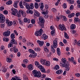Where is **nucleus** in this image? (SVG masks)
Wrapping results in <instances>:
<instances>
[{
  "instance_id": "bb28decb",
  "label": "nucleus",
  "mask_w": 80,
  "mask_h": 80,
  "mask_svg": "<svg viewBox=\"0 0 80 80\" xmlns=\"http://www.w3.org/2000/svg\"><path fill=\"white\" fill-rule=\"evenodd\" d=\"M42 14L43 15H47L48 13V10H46L44 11H43L42 12Z\"/></svg>"
},
{
  "instance_id": "473e14b6",
  "label": "nucleus",
  "mask_w": 80,
  "mask_h": 80,
  "mask_svg": "<svg viewBox=\"0 0 80 80\" xmlns=\"http://www.w3.org/2000/svg\"><path fill=\"white\" fill-rule=\"evenodd\" d=\"M23 62L24 63H25V64H27V63H28V61L27 59H25L23 60Z\"/></svg>"
},
{
  "instance_id": "39448f33",
  "label": "nucleus",
  "mask_w": 80,
  "mask_h": 80,
  "mask_svg": "<svg viewBox=\"0 0 80 80\" xmlns=\"http://www.w3.org/2000/svg\"><path fill=\"white\" fill-rule=\"evenodd\" d=\"M69 62H68L67 63H65V64H64L63 62L60 63V66L62 67H65L66 68H68L70 66V64H69Z\"/></svg>"
},
{
  "instance_id": "09e8293b",
  "label": "nucleus",
  "mask_w": 80,
  "mask_h": 80,
  "mask_svg": "<svg viewBox=\"0 0 80 80\" xmlns=\"http://www.w3.org/2000/svg\"><path fill=\"white\" fill-rule=\"evenodd\" d=\"M73 8H74V7H73V5H71L70 8V10H72Z\"/></svg>"
},
{
  "instance_id": "e433bc0d",
  "label": "nucleus",
  "mask_w": 80,
  "mask_h": 80,
  "mask_svg": "<svg viewBox=\"0 0 80 80\" xmlns=\"http://www.w3.org/2000/svg\"><path fill=\"white\" fill-rule=\"evenodd\" d=\"M8 26L10 27V26H12V25L13 24V22L12 21H9V22L8 23Z\"/></svg>"
},
{
  "instance_id": "7c9ffc66",
  "label": "nucleus",
  "mask_w": 80,
  "mask_h": 80,
  "mask_svg": "<svg viewBox=\"0 0 80 80\" xmlns=\"http://www.w3.org/2000/svg\"><path fill=\"white\" fill-rule=\"evenodd\" d=\"M44 50L45 52H49V49L47 48L46 47H44Z\"/></svg>"
},
{
  "instance_id": "774afa93",
  "label": "nucleus",
  "mask_w": 80,
  "mask_h": 80,
  "mask_svg": "<svg viewBox=\"0 0 80 80\" xmlns=\"http://www.w3.org/2000/svg\"><path fill=\"white\" fill-rule=\"evenodd\" d=\"M46 77V75L45 74H43L41 77L42 78H44Z\"/></svg>"
},
{
  "instance_id": "0e129e2a",
  "label": "nucleus",
  "mask_w": 80,
  "mask_h": 80,
  "mask_svg": "<svg viewBox=\"0 0 80 80\" xmlns=\"http://www.w3.org/2000/svg\"><path fill=\"white\" fill-rule=\"evenodd\" d=\"M19 20V23H20V24H21V25H23V22L22 21L20 20V19H18Z\"/></svg>"
},
{
  "instance_id": "6e6d98bb",
  "label": "nucleus",
  "mask_w": 80,
  "mask_h": 80,
  "mask_svg": "<svg viewBox=\"0 0 80 80\" xmlns=\"http://www.w3.org/2000/svg\"><path fill=\"white\" fill-rule=\"evenodd\" d=\"M3 12L4 14L5 15H7V14H8V11L7 10L4 11H3Z\"/></svg>"
},
{
  "instance_id": "393cba45",
  "label": "nucleus",
  "mask_w": 80,
  "mask_h": 80,
  "mask_svg": "<svg viewBox=\"0 0 80 80\" xmlns=\"http://www.w3.org/2000/svg\"><path fill=\"white\" fill-rule=\"evenodd\" d=\"M63 72V71L62 70H59L56 71V73L57 74H61Z\"/></svg>"
},
{
  "instance_id": "6e6552de",
  "label": "nucleus",
  "mask_w": 80,
  "mask_h": 80,
  "mask_svg": "<svg viewBox=\"0 0 80 80\" xmlns=\"http://www.w3.org/2000/svg\"><path fill=\"white\" fill-rule=\"evenodd\" d=\"M58 28L59 29L61 30V31H63L64 30L65 31L66 30V28L65 27L64 24H59L58 26Z\"/></svg>"
},
{
  "instance_id": "72a5a7b5",
  "label": "nucleus",
  "mask_w": 80,
  "mask_h": 80,
  "mask_svg": "<svg viewBox=\"0 0 80 80\" xmlns=\"http://www.w3.org/2000/svg\"><path fill=\"white\" fill-rule=\"evenodd\" d=\"M67 2H70L71 4H73L74 3V1L73 0H67Z\"/></svg>"
},
{
  "instance_id": "aec40b11",
  "label": "nucleus",
  "mask_w": 80,
  "mask_h": 80,
  "mask_svg": "<svg viewBox=\"0 0 80 80\" xmlns=\"http://www.w3.org/2000/svg\"><path fill=\"white\" fill-rule=\"evenodd\" d=\"M60 17H61V18H62V20H63V21H67V20L65 16L61 15Z\"/></svg>"
},
{
  "instance_id": "c9c22d12",
  "label": "nucleus",
  "mask_w": 80,
  "mask_h": 80,
  "mask_svg": "<svg viewBox=\"0 0 80 80\" xmlns=\"http://www.w3.org/2000/svg\"><path fill=\"white\" fill-rule=\"evenodd\" d=\"M16 16L17 17H18V18H20V17H21V15L20 14V13L18 12V13H16Z\"/></svg>"
},
{
  "instance_id": "a18cd8bd",
  "label": "nucleus",
  "mask_w": 80,
  "mask_h": 80,
  "mask_svg": "<svg viewBox=\"0 0 80 80\" xmlns=\"http://www.w3.org/2000/svg\"><path fill=\"white\" fill-rule=\"evenodd\" d=\"M7 61L8 62V63H10L12 61V60L11 59L8 58L7 59Z\"/></svg>"
},
{
  "instance_id": "f3484780",
  "label": "nucleus",
  "mask_w": 80,
  "mask_h": 80,
  "mask_svg": "<svg viewBox=\"0 0 80 80\" xmlns=\"http://www.w3.org/2000/svg\"><path fill=\"white\" fill-rule=\"evenodd\" d=\"M23 21L25 23H26V22H27V23H30V19H27V18H24L23 19Z\"/></svg>"
},
{
  "instance_id": "0eeeda50",
  "label": "nucleus",
  "mask_w": 80,
  "mask_h": 80,
  "mask_svg": "<svg viewBox=\"0 0 80 80\" xmlns=\"http://www.w3.org/2000/svg\"><path fill=\"white\" fill-rule=\"evenodd\" d=\"M43 30L42 29H40L39 31H36L35 32V35L36 36H41L42 35Z\"/></svg>"
},
{
  "instance_id": "2eb2a0df",
  "label": "nucleus",
  "mask_w": 80,
  "mask_h": 80,
  "mask_svg": "<svg viewBox=\"0 0 80 80\" xmlns=\"http://www.w3.org/2000/svg\"><path fill=\"white\" fill-rule=\"evenodd\" d=\"M34 13V15L36 16V17H40V14L39 13V12L37 11H35Z\"/></svg>"
},
{
  "instance_id": "9b49d317",
  "label": "nucleus",
  "mask_w": 80,
  "mask_h": 80,
  "mask_svg": "<svg viewBox=\"0 0 80 80\" xmlns=\"http://www.w3.org/2000/svg\"><path fill=\"white\" fill-rule=\"evenodd\" d=\"M68 60L69 62H72L73 64H74V65L76 64V61H74V58H73V57H72L71 58H68Z\"/></svg>"
},
{
  "instance_id": "4be33fe9",
  "label": "nucleus",
  "mask_w": 80,
  "mask_h": 80,
  "mask_svg": "<svg viewBox=\"0 0 80 80\" xmlns=\"http://www.w3.org/2000/svg\"><path fill=\"white\" fill-rule=\"evenodd\" d=\"M62 62V63H63L64 64H65L66 63L68 62H67V60H66V59L65 58H63L61 60Z\"/></svg>"
},
{
  "instance_id": "4d7b16f0",
  "label": "nucleus",
  "mask_w": 80,
  "mask_h": 80,
  "mask_svg": "<svg viewBox=\"0 0 80 80\" xmlns=\"http://www.w3.org/2000/svg\"><path fill=\"white\" fill-rule=\"evenodd\" d=\"M16 48V47L15 46L14 47L11 48L10 49V51H11V52H12V51H14V49H15V48Z\"/></svg>"
},
{
  "instance_id": "de8ad7c7",
  "label": "nucleus",
  "mask_w": 80,
  "mask_h": 80,
  "mask_svg": "<svg viewBox=\"0 0 80 80\" xmlns=\"http://www.w3.org/2000/svg\"><path fill=\"white\" fill-rule=\"evenodd\" d=\"M38 68H39V69H41L43 67V66H42V65H40L39 64L38 66Z\"/></svg>"
},
{
  "instance_id": "338daca9",
  "label": "nucleus",
  "mask_w": 80,
  "mask_h": 80,
  "mask_svg": "<svg viewBox=\"0 0 80 80\" xmlns=\"http://www.w3.org/2000/svg\"><path fill=\"white\" fill-rule=\"evenodd\" d=\"M75 75L77 77H79L80 76V74L79 73H76Z\"/></svg>"
},
{
  "instance_id": "20e7f679",
  "label": "nucleus",
  "mask_w": 80,
  "mask_h": 80,
  "mask_svg": "<svg viewBox=\"0 0 80 80\" xmlns=\"http://www.w3.org/2000/svg\"><path fill=\"white\" fill-rule=\"evenodd\" d=\"M29 52H30L31 53H32V54L30 55L29 57H31V58H35L36 57L37 54L36 53H35V51H33L32 49H29L28 50Z\"/></svg>"
},
{
  "instance_id": "412c9836",
  "label": "nucleus",
  "mask_w": 80,
  "mask_h": 80,
  "mask_svg": "<svg viewBox=\"0 0 80 80\" xmlns=\"http://www.w3.org/2000/svg\"><path fill=\"white\" fill-rule=\"evenodd\" d=\"M41 76H42V73H41L40 71H38V74H37V76L36 77H38V78H39L40 77H41Z\"/></svg>"
},
{
  "instance_id": "8fccbe9b",
  "label": "nucleus",
  "mask_w": 80,
  "mask_h": 80,
  "mask_svg": "<svg viewBox=\"0 0 80 80\" xmlns=\"http://www.w3.org/2000/svg\"><path fill=\"white\" fill-rule=\"evenodd\" d=\"M44 23H41L39 25L40 27H41V28H43L44 27Z\"/></svg>"
},
{
  "instance_id": "f257e3e1",
  "label": "nucleus",
  "mask_w": 80,
  "mask_h": 80,
  "mask_svg": "<svg viewBox=\"0 0 80 80\" xmlns=\"http://www.w3.org/2000/svg\"><path fill=\"white\" fill-rule=\"evenodd\" d=\"M23 4L24 6H25L27 10H30V9L32 10V9H33L34 5L33 3H31L29 5L28 3L25 1H23Z\"/></svg>"
},
{
  "instance_id": "7ed1b4c3",
  "label": "nucleus",
  "mask_w": 80,
  "mask_h": 80,
  "mask_svg": "<svg viewBox=\"0 0 80 80\" xmlns=\"http://www.w3.org/2000/svg\"><path fill=\"white\" fill-rule=\"evenodd\" d=\"M40 62L42 65H46L48 67H49L50 65V62L49 61H47L44 59L40 60Z\"/></svg>"
},
{
  "instance_id": "423d86ee",
  "label": "nucleus",
  "mask_w": 80,
  "mask_h": 80,
  "mask_svg": "<svg viewBox=\"0 0 80 80\" xmlns=\"http://www.w3.org/2000/svg\"><path fill=\"white\" fill-rule=\"evenodd\" d=\"M5 21V18L2 14H0V23H3Z\"/></svg>"
},
{
  "instance_id": "69168bd1",
  "label": "nucleus",
  "mask_w": 80,
  "mask_h": 80,
  "mask_svg": "<svg viewBox=\"0 0 80 80\" xmlns=\"http://www.w3.org/2000/svg\"><path fill=\"white\" fill-rule=\"evenodd\" d=\"M80 13L79 12H77L76 14V17H78V16H80Z\"/></svg>"
},
{
  "instance_id": "5fc2aeb1",
  "label": "nucleus",
  "mask_w": 80,
  "mask_h": 80,
  "mask_svg": "<svg viewBox=\"0 0 80 80\" xmlns=\"http://www.w3.org/2000/svg\"><path fill=\"white\" fill-rule=\"evenodd\" d=\"M66 13L67 14H70V13H71V12H70V11L69 10H67L66 12Z\"/></svg>"
},
{
  "instance_id": "f8f14e48",
  "label": "nucleus",
  "mask_w": 80,
  "mask_h": 80,
  "mask_svg": "<svg viewBox=\"0 0 80 80\" xmlns=\"http://www.w3.org/2000/svg\"><path fill=\"white\" fill-rule=\"evenodd\" d=\"M39 20L40 22H41L42 23H45V20L42 17L39 18Z\"/></svg>"
},
{
  "instance_id": "dca6fc26",
  "label": "nucleus",
  "mask_w": 80,
  "mask_h": 80,
  "mask_svg": "<svg viewBox=\"0 0 80 80\" xmlns=\"http://www.w3.org/2000/svg\"><path fill=\"white\" fill-rule=\"evenodd\" d=\"M10 42L14 45H17V41H15L14 39H12L11 40Z\"/></svg>"
},
{
  "instance_id": "a211bd4d",
  "label": "nucleus",
  "mask_w": 80,
  "mask_h": 80,
  "mask_svg": "<svg viewBox=\"0 0 80 80\" xmlns=\"http://www.w3.org/2000/svg\"><path fill=\"white\" fill-rule=\"evenodd\" d=\"M19 6L20 8H24V7L23 6V2L22 1L19 2Z\"/></svg>"
},
{
  "instance_id": "4468645a",
  "label": "nucleus",
  "mask_w": 80,
  "mask_h": 80,
  "mask_svg": "<svg viewBox=\"0 0 80 80\" xmlns=\"http://www.w3.org/2000/svg\"><path fill=\"white\" fill-rule=\"evenodd\" d=\"M32 73L34 75L35 77H37V74L38 73V71L36 70H34L32 71Z\"/></svg>"
},
{
  "instance_id": "3c124183",
  "label": "nucleus",
  "mask_w": 80,
  "mask_h": 80,
  "mask_svg": "<svg viewBox=\"0 0 80 80\" xmlns=\"http://www.w3.org/2000/svg\"><path fill=\"white\" fill-rule=\"evenodd\" d=\"M33 24H30L28 26V28H32V27H33Z\"/></svg>"
},
{
  "instance_id": "49530a36",
  "label": "nucleus",
  "mask_w": 80,
  "mask_h": 80,
  "mask_svg": "<svg viewBox=\"0 0 80 80\" xmlns=\"http://www.w3.org/2000/svg\"><path fill=\"white\" fill-rule=\"evenodd\" d=\"M39 44L40 46H42V45H43V44H44V42L43 41H41L40 42V43H39Z\"/></svg>"
},
{
  "instance_id": "6ab92c4d",
  "label": "nucleus",
  "mask_w": 80,
  "mask_h": 80,
  "mask_svg": "<svg viewBox=\"0 0 80 80\" xmlns=\"http://www.w3.org/2000/svg\"><path fill=\"white\" fill-rule=\"evenodd\" d=\"M57 53L59 56L61 55V52H60V48H58L57 49Z\"/></svg>"
},
{
  "instance_id": "e2e57ef3",
  "label": "nucleus",
  "mask_w": 80,
  "mask_h": 80,
  "mask_svg": "<svg viewBox=\"0 0 80 80\" xmlns=\"http://www.w3.org/2000/svg\"><path fill=\"white\" fill-rule=\"evenodd\" d=\"M9 22H10V20H9L7 18L6 19V23H7V24H8Z\"/></svg>"
},
{
  "instance_id": "1a4fd4ad",
  "label": "nucleus",
  "mask_w": 80,
  "mask_h": 80,
  "mask_svg": "<svg viewBox=\"0 0 80 80\" xmlns=\"http://www.w3.org/2000/svg\"><path fill=\"white\" fill-rule=\"evenodd\" d=\"M3 35L4 37H8L10 35V31L8 30L7 31L4 32Z\"/></svg>"
},
{
  "instance_id": "f03ea898",
  "label": "nucleus",
  "mask_w": 80,
  "mask_h": 80,
  "mask_svg": "<svg viewBox=\"0 0 80 80\" xmlns=\"http://www.w3.org/2000/svg\"><path fill=\"white\" fill-rule=\"evenodd\" d=\"M58 42H57V38H56L53 41V43L52 44V46L51 45V51L53 52V53H55V50L53 48H57L58 47Z\"/></svg>"
},
{
  "instance_id": "4c0bfd02",
  "label": "nucleus",
  "mask_w": 80,
  "mask_h": 80,
  "mask_svg": "<svg viewBox=\"0 0 80 80\" xmlns=\"http://www.w3.org/2000/svg\"><path fill=\"white\" fill-rule=\"evenodd\" d=\"M59 68L60 67H59V66L58 65H56L55 67H54V69L57 70L58 69H59Z\"/></svg>"
},
{
  "instance_id": "ddd939ff",
  "label": "nucleus",
  "mask_w": 80,
  "mask_h": 80,
  "mask_svg": "<svg viewBox=\"0 0 80 80\" xmlns=\"http://www.w3.org/2000/svg\"><path fill=\"white\" fill-rule=\"evenodd\" d=\"M28 70H32L33 69V65L32 64H30L28 67Z\"/></svg>"
},
{
  "instance_id": "79ce46f5",
  "label": "nucleus",
  "mask_w": 80,
  "mask_h": 80,
  "mask_svg": "<svg viewBox=\"0 0 80 80\" xmlns=\"http://www.w3.org/2000/svg\"><path fill=\"white\" fill-rule=\"evenodd\" d=\"M64 37L65 38H67V39H68V34L67 33H65L64 34Z\"/></svg>"
},
{
  "instance_id": "ea45409f",
  "label": "nucleus",
  "mask_w": 80,
  "mask_h": 80,
  "mask_svg": "<svg viewBox=\"0 0 80 80\" xmlns=\"http://www.w3.org/2000/svg\"><path fill=\"white\" fill-rule=\"evenodd\" d=\"M2 72H7V69L4 67L2 68Z\"/></svg>"
},
{
  "instance_id": "a19ab883",
  "label": "nucleus",
  "mask_w": 80,
  "mask_h": 80,
  "mask_svg": "<svg viewBox=\"0 0 80 80\" xmlns=\"http://www.w3.org/2000/svg\"><path fill=\"white\" fill-rule=\"evenodd\" d=\"M12 3V1H8L6 2V4L7 5H11Z\"/></svg>"
},
{
  "instance_id": "b1692460",
  "label": "nucleus",
  "mask_w": 80,
  "mask_h": 80,
  "mask_svg": "<svg viewBox=\"0 0 80 80\" xmlns=\"http://www.w3.org/2000/svg\"><path fill=\"white\" fill-rule=\"evenodd\" d=\"M41 6H40V8L41 10H43V8H44V6L43 2H42L41 4Z\"/></svg>"
},
{
  "instance_id": "bf43d9fd",
  "label": "nucleus",
  "mask_w": 80,
  "mask_h": 80,
  "mask_svg": "<svg viewBox=\"0 0 80 80\" xmlns=\"http://www.w3.org/2000/svg\"><path fill=\"white\" fill-rule=\"evenodd\" d=\"M55 30L52 31L51 32V35H53V34L55 33Z\"/></svg>"
},
{
  "instance_id": "864d4df0",
  "label": "nucleus",
  "mask_w": 80,
  "mask_h": 80,
  "mask_svg": "<svg viewBox=\"0 0 80 80\" xmlns=\"http://www.w3.org/2000/svg\"><path fill=\"white\" fill-rule=\"evenodd\" d=\"M63 7L64 8H66L67 7V4L65 3H64L63 5Z\"/></svg>"
},
{
  "instance_id": "13d9d810",
  "label": "nucleus",
  "mask_w": 80,
  "mask_h": 80,
  "mask_svg": "<svg viewBox=\"0 0 80 80\" xmlns=\"http://www.w3.org/2000/svg\"><path fill=\"white\" fill-rule=\"evenodd\" d=\"M31 23H33V24H34V23H35V19H32Z\"/></svg>"
},
{
  "instance_id": "5701e85b",
  "label": "nucleus",
  "mask_w": 80,
  "mask_h": 80,
  "mask_svg": "<svg viewBox=\"0 0 80 80\" xmlns=\"http://www.w3.org/2000/svg\"><path fill=\"white\" fill-rule=\"evenodd\" d=\"M76 27V26L75 24H72L71 26V28L72 30H73L74 29H75Z\"/></svg>"
},
{
  "instance_id": "c03bdc74",
  "label": "nucleus",
  "mask_w": 80,
  "mask_h": 80,
  "mask_svg": "<svg viewBox=\"0 0 80 80\" xmlns=\"http://www.w3.org/2000/svg\"><path fill=\"white\" fill-rule=\"evenodd\" d=\"M75 21L77 22H78L80 21V19L78 18H76L75 19Z\"/></svg>"
},
{
  "instance_id": "f704fd0d",
  "label": "nucleus",
  "mask_w": 80,
  "mask_h": 80,
  "mask_svg": "<svg viewBox=\"0 0 80 80\" xmlns=\"http://www.w3.org/2000/svg\"><path fill=\"white\" fill-rule=\"evenodd\" d=\"M35 51L36 52H39V51H40V48H37L34 49Z\"/></svg>"
},
{
  "instance_id": "c756f323",
  "label": "nucleus",
  "mask_w": 80,
  "mask_h": 80,
  "mask_svg": "<svg viewBox=\"0 0 80 80\" xmlns=\"http://www.w3.org/2000/svg\"><path fill=\"white\" fill-rule=\"evenodd\" d=\"M15 36L14 33H12L11 35V38L12 39H13L15 38Z\"/></svg>"
},
{
  "instance_id": "c85d7f7f",
  "label": "nucleus",
  "mask_w": 80,
  "mask_h": 80,
  "mask_svg": "<svg viewBox=\"0 0 80 80\" xmlns=\"http://www.w3.org/2000/svg\"><path fill=\"white\" fill-rule=\"evenodd\" d=\"M3 41L7 42H8V41H9V39H8V38H7L4 37L3 38Z\"/></svg>"
},
{
  "instance_id": "58836bf2",
  "label": "nucleus",
  "mask_w": 80,
  "mask_h": 80,
  "mask_svg": "<svg viewBox=\"0 0 80 80\" xmlns=\"http://www.w3.org/2000/svg\"><path fill=\"white\" fill-rule=\"evenodd\" d=\"M8 47L9 48L13 47V44L11 42L9 43L8 44Z\"/></svg>"
},
{
  "instance_id": "9d476101",
  "label": "nucleus",
  "mask_w": 80,
  "mask_h": 80,
  "mask_svg": "<svg viewBox=\"0 0 80 80\" xmlns=\"http://www.w3.org/2000/svg\"><path fill=\"white\" fill-rule=\"evenodd\" d=\"M12 13V15H16V13L18 12V10L17 9H15V8H12L11 9Z\"/></svg>"
},
{
  "instance_id": "680f3d73",
  "label": "nucleus",
  "mask_w": 80,
  "mask_h": 80,
  "mask_svg": "<svg viewBox=\"0 0 80 80\" xmlns=\"http://www.w3.org/2000/svg\"><path fill=\"white\" fill-rule=\"evenodd\" d=\"M18 4H17L14 3L13 4V6L15 8H17L18 7Z\"/></svg>"
},
{
  "instance_id": "cd10ccee",
  "label": "nucleus",
  "mask_w": 80,
  "mask_h": 80,
  "mask_svg": "<svg viewBox=\"0 0 80 80\" xmlns=\"http://www.w3.org/2000/svg\"><path fill=\"white\" fill-rule=\"evenodd\" d=\"M75 13H71L70 15H68V17L69 18H72V17H73V16H75Z\"/></svg>"
},
{
  "instance_id": "603ef678",
  "label": "nucleus",
  "mask_w": 80,
  "mask_h": 80,
  "mask_svg": "<svg viewBox=\"0 0 80 80\" xmlns=\"http://www.w3.org/2000/svg\"><path fill=\"white\" fill-rule=\"evenodd\" d=\"M18 49L15 48V49L14 50V53H17L18 52Z\"/></svg>"
},
{
  "instance_id": "a878e982",
  "label": "nucleus",
  "mask_w": 80,
  "mask_h": 80,
  "mask_svg": "<svg viewBox=\"0 0 80 80\" xmlns=\"http://www.w3.org/2000/svg\"><path fill=\"white\" fill-rule=\"evenodd\" d=\"M40 70L41 72H42L43 73H47V72L45 71V69L43 67L42 68L40 69Z\"/></svg>"
},
{
  "instance_id": "052dcab7",
  "label": "nucleus",
  "mask_w": 80,
  "mask_h": 80,
  "mask_svg": "<svg viewBox=\"0 0 80 80\" xmlns=\"http://www.w3.org/2000/svg\"><path fill=\"white\" fill-rule=\"evenodd\" d=\"M4 8L3 6H1L0 7V11H3V10H4Z\"/></svg>"
},
{
  "instance_id": "37998d69",
  "label": "nucleus",
  "mask_w": 80,
  "mask_h": 80,
  "mask_svg": "<svg viewBox=\"0 0 80 80\" xmlns=\"http://www.w3.org/2000/svg\"><path fill=\"white\" fill-rule=\"evenodd\" d=\"M35 64L37 67H38L39 65V62L37 61H36L35 62Z\"/></svg>"
},
{
  "instance_id": "2f4dec72",
  "label": "nucleus",
  "mask_w": 80,
  "mask_h": 80,
  "mask_svg": "<svg viewBox=\"0 0 80 80\" xmlns=\"http://www.w3.org/2000/svg\"><path fill=\"white\" fill-rule=\"evenodd\" d=\"M34 6L36 8H38V4L37 2H35L34 4Z\"/></svg>"
}]
</instances>
